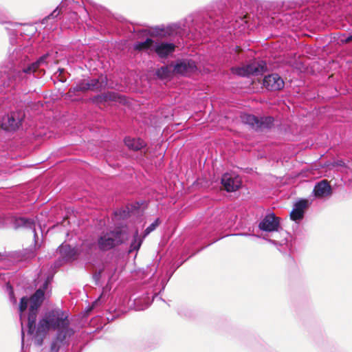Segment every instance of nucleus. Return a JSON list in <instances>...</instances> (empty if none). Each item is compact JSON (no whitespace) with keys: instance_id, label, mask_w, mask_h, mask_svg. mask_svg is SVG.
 <instances>
[{"instance_id":"nucleus-24","label":"nucleus","mask_w":352,"mask_h":352,"mask_svg":"<svg viewBox=\"0 0 352 352\" xmlns=\"http://www.w3.org/2000/svg\"><path fill=\"white\" fill-rule=\"evenodd\" d=\"M142 239H138V231L136 230L134 234V239L131 244V248L133 250H138L142 244Z\"/></svg>"},{"instance_id":"nucleus-31","label":"nucleus","mask_w":352,"mask_h":352,"mask_svg":"<svg viewBox=\"0 0 352 352\" xmlns=\"http://www.w3.org/2000/svg\"><path fill=\"white\" fill-rule=\"evenodd\" d=\"M78 91H80L79 84L76 85L74 87H72L69 90V93L74 94H75Z\"/></svg>"},{"instance_id":"nucleus-23","label":"nucleus","mask_w":352,"mask_h":352,"mask_svg":"<svg viewBox=\"0 0 352 352\" xmlns=\"http://www.w3.org/2000/svg\"><path fill=\"white\" fill-rule=\"evenodd\" d=\"M307 205L308 201L307 199H300L294 204V208L304 214Z\"/></svg>"},{"instance_id":"nucleus-21","label":"nucleus","mask_w":352,"mask_h":352,"mask_svg":"<svg viewBox=\"0 0 352 352\" xmlns=\"http://www.w3.org/2000/svg\"><path fill=\"white\" fill-rule=\"evenodd\" d=\"M67 338V337H65L64 338L59 340L58 339V333H56L55 338L52 340L51 343L50 352H58L60 349L61 344Z\"/></svg>"},{"instance_id":"nucleus-9","label":"nucleus","mask_w":352,"mask_h":352,"mask_svg":"<svg viewBox=\"0 0 352 352\" xmlns=\"http://www.w3.org/2000/svg\"><path fill=\"white\" fill-rule=\"evenodd\" d=\"M221 184L227 192H234L240 188L241 182L239 177L226 173L222 176Z\"/></svg>"},{"instance_id":"nucleus-34","label":"nucleus","mask_w":352,"mask_h":352,"mask_svg":"<svg viewBox=\"0 0 352 352\" xmlns=\"http://www.w3.org/2000/svg\"><path fill=\"white\" fill-rule=\"evenodd\" d=\"M47 57V54L46 55H43L41 57H40L39 59L37 60V61L38 62V63L40 65H41L42 63H45V59H46Z\"/></svg>"},{"instance_id":"nucleus-10","label":"nucleus","mask_w":352,"mask_h":352,"mask_svg":"<svg viewBox=\"0 0 352 352\" xmlns=\"http://www.w3.org/2000/svg\"><path fill=\"white\" fill-rule=\"evenodd\" d=\"M197 69L195 62L192 60H183L173 67V72L177 74L187 75Z\"/></svg>"},{"instance_id":"nucleus-17","label":"nucleus","mask_w":352,"mask_h":352,"mask_svg":"<svg viewBox=\"0 0 352 352\" xmlns=\"http://www.w3.org/2000/svg\"><path fill=\"white\" fill-rule=\"evenodd\" d=\"M64 6L63 5H59L54 9L49 15L45 16L42 20V24H45L50 19L56 21L60 18V15L63 14Z\"/></svg>"},{"instance_id":"nucleus-27","label":"nucleus","mask_w":352,"mask_h":352,"mask_svg":"<svg viewBox=\"0 0 352 352\" xmlns=\"http://www.w3.org/2000/svg\"><path fill=\"white\" fill-rule=\"evenodd\" d=\"M28 300L29 299L25 296L21 298L19 303V311L21 313H23L26 310L28 307Z\"/></svg>"},{"instance_id":"nucleus-7","label":"nucleus","mask_w":352,"mask_h":352,"mask_svg":"<svg viewBox=\"0 0 352 352\" xmlns=\"http://www.w3.org/2000/svg\"><path fill=\"white\" fill-rule=\"evenodd\" d=\"M263 86L271 91H278L284 87L285 82L282 78L276 74L265 76L263 79Z\"/></svg>"},{"instance_id":"nucleus-4","label":"nucleus","mask_w":352,"mask_h":352,"mask_svg":"<svg viewBox=\"0 0 352 352\" xmlns=\"http://www.w3.org/2000/svg\"><path fill=\"white\" fill-rule=\"evenodd\" d=\"M267 69L265 62L263 60L254 61L241 67H232V72L240 76H249L250 75H262Z\"/></svg>"},{"instance_id":"nucleus-3","label":"nucleus","mask_w":352,"mask_h":352,"mask_svg":"<svg viewBox=\"0 0 352 352\" xmlns=\"http://www.w3.org/2000/svg\"><path fill=\"white\" fill-rule=\"evenodd\" d=\"M126 239L124 232L120 228H116L102 235L98 240V245L100 250L107 251L122 243Z\"/></svg>"},{"instance_id":"nucleus-8","label":"nucleus","mask_w":352,"mask_h":352,"mask_svg":"<svg viewBox=\"0 0 352 352\" xmlns=\"http://www.w3.org/2000/svg\"><path fill=\"white\" fill-rule=\"evenodd\" d=\"M280 225V218L272 213L267 214L259 223V228L266 232L277 231Z\"/></svg>"},{"instance_id":"nucleus-12","label":"nucleus","mask_w":352,"mask_h":352,"mask_svg":"<svg viewBox=\"0 0 352 352\" xmlns=\"http://www.w3.org/2000/svg\"><path fill=\"white\" fill-rule=\"evenodd\" d=\"M175 45L173 43H162L155 46V52L160 58H166L175 50Z\"/></svg>"},{"instance_id":"nucleus-15","label":"nucleus","mask_w":352,"mask_h":352,"mask_svg":"<svg viewBox=\"0 0 352 352\" xmlns=\"http://www.w3.org/2000/svg\"><path fill=\"white\" fill-rule=\"evenodd\" d=\"M124 143L129 149L133 151H139L145 146L144 142L140 138H126Z\"/></svg>"},{"instance_id":"nucleus-2","label":"nucleus","mask_w":352,"mask_h":352,"mask_svg":"<svg viewBox=\"0 0 352 352\" xmlns=\"http://www.w3.org/2000/svg\"><path fill=\"white\" fill-rule=\"evenodd\" d=\"M45 297L44 289H37L30 298V308L28 317V333L32 335L35 327L38 310L41 306Z\"/></svg>"},{"instance_id":"nucleus-18","label":"nucleus","mask_w":352,"mask_h":352,"mask_svg":"<svg viewBox=\"0 0 352 352\" xmlns=\"http://www.w3.org/2000/svg\"><path fill=\"white\" fill-rule=\"evenodd\" d=\"M154 41L151 38H146L144 42H138L134 44L133 49L136 51H144L153 47Z\"/></svg>"},{"instance_id":"nucleus-35","label":"nucleus","mask_w":352,"mask_h":352,"mask_svg":"<svg viewBox=\"0 0 352 352\" xmlns=\"http://www.w3.org/2000/svg\"><path fill=\"white\" fill-rule=\"evenodd\" d=\"M235 50L237 53H240L242 51V49L239 46H236Z\"/></svg>"},{"instance_id":"nucleus-6","label":"nucleus","mask_w":352,"mask_h":352,"mask_svg":"<svg viewBox=\"0 0 352 352\" xmlns=\"http://www.w3.org/2000/svg\"><path fill=\"white\" fill-rule=\"evenodd\" d=\"M23 117L19 112H13L5 116L1 122V128L6 131H15L21 124Z\"/></svg>"},{"instance_id":"nucleus-16","label":"nucleus","mask_w":352,"mask_h":352,"mask_svg":"<svg viewBox=\"0 0 352 352\" xmlns=\"http://www.w3.org/2000/svg\"><path fill=\"white\" fill-rule=\"evenodd\" d=\"M58 251L63 258L66 261L74 259L76 254L74 249L69 245H60Z\"/></svg>"},{"instance_id":"nucleus-33","label":"nucleus","mask_w":352,"mask_h":352,"mask_svg":"<svg viewBox=\"0 0 352 352\" xmlns=\"http://www.w3.org/2000/svg\"><path fill=\"white\" fill-rule=\"evenodd\" d=\"M341 41L344 43H349L352 41V34L346 37L344 39H342Z\"/></svg>"},{"instance_id":"nucleus-11","label":"nucleus","mask_w":352,"mask_h":352,"mask_svg":"<svg viewBox=\"0 0 352 352\" xmlns=\"http://www.w3.org/2000/svg\"><path fill=\"white\" fill-rule=\"evenodd\" d=\"M314 192L316 197H324L331 195L332 190L329 182L324 179L315 186Z\"/></svg>"},{"instance_id":"nucleus-14","label":"nucleus","mask_w":352,"mask_h":352,"mask_svg":"<svg viewBox=\"0 0 352 352\" xmlns=\"http://www.w3.org/2000/svg\"><path fill=\"white\" fill-rule=\"evenodd\" d=\"M106 77L100 76L87 81L91 91H100L107 85Z\"/></svg>"},{"instance_id":"nucleus-22","label":"nucleus","mask_w":352,"mask_h":352,"mask_svg":"<svg viewBox=\"0 0 352 352\" xmlns=\"http://www.w3.org/2000/svg\"><path fill=\"white\" fill-rule=\"evenodd\" d=\"M15 222L17 226H25L28 228H32L34 224L33 220L23 217L16 219Z\"/></svg>"},{"instance_id":"nucleus-30","label":"nucleus","mask_w":352,"mask_h":352,"mask_svg":"<svg viewBox=\"0 0 352 352\" xmlns=\"http://www.w3.org/2000/svg\"><path fill=\"white\" fill-rule=\"evenodd\" d=\"M80 85V90L82 92H85L88 90H90V87H89V84L87 81L82 80L79 83Z\"/></svg>"},{"instance_id":"nucleus-28","label":"nucleus","mask_w":352,"mask_h":352,"mask_svg":"<svg viewBox=\"0 0 352 352\" xmlns=\"http://www.w3.org/2000/svg\"><path fill=\"white\" fill-rule=\"evenodd\" d=\"M41 65L38 63V62L36 60V62L33 63L30 65H29L27 68L24 69L25 73H30V72H34Z\"/></svg>"},{"instance_id":"nucleus-32","label":"nucleus","mask_w":352,"mask_h":352,"mask_svg":"<svg viewBox=\"0 0 352 352\" xmlns=\"http://www.w3.org/2000/svg\"><path fill=\"white\" fill-rule=\"evenodd\" d=\"M332 165L333 166H345V164L342 160L335 161Z\"/></svg>"},{"instance_id":"nucleus-29","label":"nucleus","mask_w":352,"mask_h":352,"mask_svg":"<svg viewBox=\"0 0 352 352\" xmlns=\"http://www.w3.org/2000/svg\"><path fill=\"white\" fill-rule=\"evenodd\" d=\"M155 32H156V34L161 37H166L167 36L170 35V34H171L170 30L168 29H167V30H164V29L156 30Z\"/></svg>"},{"instance_id":"nucleus-20","label":"nucleus","mask_w":352,"mask_h":352,"mask_svg":"<svg viewBox=\"0 0 352 352\" xmlns=\"http://www.w3.org/2000/svg\"><path fill=\"white\" fill-rule=\"evenodd\" d=\"M172 72H173V69L172 70V67L170 66H163L160 68H159L156 71V75L162 79H165L168 78Z\"/></svg>"},{"instance_id":"nucleus-13","label":"nucleus","mask_w":352,"mask_h":352,"mask_svg":"<svg viewBox=\"0 0 352 352\" xmlns=\"http://www.w3.org/2000/svg\"><path fill=\"white\" fill-rule=\"evenodd\" d=\"M94 100L98 102L107 101H120L122 102V97L115 92H107L100 95H98L94 98Z\"/></svg>"},{"instance_id":"nucleus-19","label":"nucleus","mask_w":352,"mask_h":352,"mask_svg":"<svg viewBox=\"0 0 352 352\" xmlns=\"http://www.w3.org/2000/svg\"><path fill=\"white\" fill-rule=\"evenodd\" d=\"M47 332L48 331L47 330H41L40 325L38 324L36 329H35L33 333H34L35 343L37 345L41 346L43 344L44 338H45Z\"/></svg>"},{"instance_id":"nucleus-26","label":"nucleus","mask_w":352,"mask_h":352,"mask_svg":"<svg viewBox=\"0 0 352 352\" xmlns=\"http://www.w3.org/2000/svg\"><path fill=\"white\" fill-rule=\"evenodd\" d=\"M160 221L159 219H157L153 223H152L149 226L146 228L144 230V236L148 235L151 232H153L155 228L160 225Z\"/></svg>"},{"instance_id":"nucleus-25","label":"nucleus","mask_w":352,"mask_h":352,"mask_svg":"<svg viewBox=\"0 0 352 352\" xmlns=\"http://www.w3.org/2000/svg\"><path fill=\"white\" fill-rule=\"evenodd\" d=\"M304 214L294 208L290 213V218L293 221H298L303 218Z\"/></svg>"},{"instance_id":"nucleus-5","label":"nucleus","mask_w":352,"mask_h":352,"mask_svg":"<svg viewBox=\"0 0 352 352\" xmlns=\"http://www.w3.org/2000/svg\"><path fill=\"white\" fill-rule=\"evenodd\" d=\"M241 120L255 130L270 129L273 126L274 118L272 116L258 117L251 114L241 116Z\"/></svg>"},{"instance_id":"nucleus-1","label":"nucleus","mask_w":352,"mask_h":352,"mask_svg":"<svg viewBox=\"0 0 352 352\" xmlns=\"http://www.w3.org/2000/svg\"><path fill=\"white\" fill-rule=\"evenodd\" d=\"M40 329L42 331L50 329L58 330V339L65 337H71L74 330L69 327L68 314L60 309L56 308L47 312L44 317L38 322Z\"/></svg>"}]
</instances>
